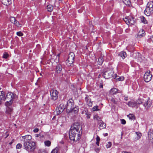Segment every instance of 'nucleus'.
<instances>
[{"instance_id": "nucleus-52", "label": "nucleus", "mask_w": 153, "mask_h": 153, "mask_svg": "<svg viewBox=\"0 0 153 153\" xmlns=\"http://www.w3.org/2000/svg\"><path fill=\"white\" fill-rule=\"evenodd\" d=\"M39 136H40V135L39 134H36L35 135V136L36 137H39Z\"/></svg>"}, {"instance_id": "nucleus-58", "label": "nucleus", "mask_w": 153, "mask_h": 153, "mask_svg": "<svg viewBox=\"0 0 153 153\" xmlns=\"http://www.w3.org/2000/svg\"><path fill=\"white\" fill-rule=\"evenodd\" d=\"M85 111H82V114H85Z\"/></svg>"}, {"instance_id": "nucleus-5", "label": "nucleus", "mask_w": 153, "mask_h": 153, "mask_svg": "<svg viewBox=\"0 0 153 153\" xmlns=\"http://www.w3.org/2000/svg\"><path fill=\"white\" fill-rule=\"evenodd\" d=\"M17 97L16 94H13L11 92L8 93L5 97V100L7 101V102H9L10 104H12L13 102V100L15 99Z\"/></svg>"}, {"instance_id": "nucleus-2", "label": "nucleus", "mask_w": 153, "mask_h": 153, "mask_svg": "<svg viewBox=\"0 0 153 153\" xmlns=\"http://www.w3.org/2000/svg\"><path fill=\"white\" fill-rule=\"evenodd\" d=\"M23 146L25 149L30 152L34 151L36 147V143L33 141L24 143Z\"/></svg>"}, {"instance_id": "nucleus-47", "label": "nucleus", "mask_w": 153, "mask_h": 153, "mask_svg": "<svg viewBox=\"0 0 153 153\" xmlns=\"http://www.w3.org/2000/svg\"><path fill=\"white\" fill-rule=\"evenodd\" d=\"M121 123L123 125L125 124L126 123V120L123 119L121 120Z\"/></svg>"}, {"instance_id": "nucleus-54", "label": "nucleus", "mask_w": 153, "mask_h": 153, "mask_svg": "<svg viewBox=\"0 0 153 153\" xmlns=\"http://www.w3.org/2000/svg\"><path fill=\"white\" fill-rule=\"evenodd\" d=\"M122 153H131L130 152H128L123 151L122 152Z\"/></svg>"}, {"instance_id": "nucleus-13", "label": "nucleus", "mask_w": 153, "mask_h": 153, "mask_svg": "<svg viewBox=\"0 0 153 153\" xmlns=\"http://www.w3.org/2000/svg\"><path fill=\"white\" fill-rule=\"evenodd\" d=\"M24 143L26 142L33 141L31 140L32 136L30 135H27L22 137Z\"/></svg>"}, {"instance_id": "nucleus-57", "label": "nucleus", "mask_w": 153, "mask_h": 153, "mask_svg": "<svg viewBox=\"0 0 153 153\" xmlns=\"http://www.w3.org/2000/svg\"><path fill=\"white\" fill-rule=\"evenodd\" d=\"M125 100L126 101H127L128 100V97H126L124 98Z\"/></svg>"}, {"instance_id": "nucleus-40", "label": "nucleus", "mask_w": 153, "mask_h": 153, "mask_svg": "<svg viewBox=\"0 0 153 153\" xmlns=\"http://www.w3.org/2000/svg\"><path fill=\"white\" fill-rule=\"evenodd\" d=\"M58 151V148H56L52 151L51 153H57Z\"/></svg>"}, {"instance_id": "nucleus-44", "label": "nucleus", "mask_w": 153, "mask_h": 153, "mask_svg": "<svg viewBox=\"0 0 153 153\" xmlns=\"http://www.w3.org/2000/svg\"><path fill=\"white\" fill-rule=\"evenodd\" d=\"M124 77L123 76L117 78V79H118V81H123L124 80Z\"/></svg>"}, {"instance_id": "nucleus-34", "label": "nucleus", "mask_w": 153, "mask_h": 153, "mask_svg": "<svg viewBox=\"0 0 153 153\" xmlns=\"http://www.w3.org/2000/svg\"><path fill=\"white\" fill-rule=\"evenodd\" d=\"M96 144L99 146V143H100V137L98 136L97 135V137L96 138Z\"/></svg>"}, {"instance_id": "nucleus-9", "label": "nucleus", "mask_w": 153, "mask_h": 153, "mask_svg": "<svg viewBox=\"0 0 153 153\" xmlns=\"http://www.w3.org/2000/svg\"><path fill=\"white\" fill-rule=\"evenodd\" d=\"M65 108V106L63 104H60L57 108H56L54 113H56L57 115H59L62 113Z\"/></svg>"}, {"instance_id": "nucleus-37", "label": "nucleus", "mask_w": 153, "mask_h": 153, "mask_svg": "<svg viewBox=\"0 0 153 153\" xmlns=\"http://www.w3.org/2000/svg\"><path fill=\"white\" fill-rule=\"evenodd\" d=\"M98 107H99L97 105L94 106L93 108V111H95L99 110L100 109H98Z\"/></svg>"}, {"instance_id": "nucleus-24", "label": "nucleus", "mask_w": 153, "mask_h": 153, "mask_svg": "<svg viewBox=\"0 0 153 153\" xmlns=\"http://www.w3.org/2000/svg\"><path fill=\"white\" fill-rule=\"evenodd\" d=\"M2 3L6 5H8L11 3V0H2Z\"/></svg>"}, {"instance_id": "nucleus-14", "label": "nucleus", "mask_w": 153, "mask_h": 153, "mask_svg": "<svg viewBox=\"0 0 153 153\" xmlns=\"http://www.w3.org/2000/svg\"><path fill=\"white\" fill-rule=\"evenodd\" d=\"M78 124V123H77V132H78V137L77 138V140L79 139L80 138L82 133V126L81 125Z\"/></svg>"}, {"instance_id": "nucleus-21", "label": "nucleus", "mask_w": 153, "mask_h": 153, "mask_svg": "<svg viewBox=\"0 0 153 153\" xmlns=\"http://www.w3.org/2000/svg\"><path fill=\"white\" fill-rule=\"evenodd\" d=\"M118 56L121 57L123 59H124L127 56V54L126 52L123 51L119 53Z\"/></svg>"}, {"instance_id": "nucleus-20", "label": "nucleus", "mask_w": 153, "mask_h": 153, "mask_svg": "<svg viewBox=\"0 0 153 153\" xmlns=\"http://www.w3.org/2000/svg\"><path fill=\"white\" fill-rule=\"evenodd\" d=\"M145 35V31L143 30H140L137 34V36L138 38H140L144 36Z\"/></svg>"}, {"instance_id": "nucleus-11", "label": "nucleus", "mask_w": 153, "mask_h": 153, "mask_svg": "<svg viewBox=\"0 0 153 153\" xmlns=\"http://www.w3.org/2000/svg\"><path fill=\"white\" fill-rule=\"evenodd\" d=\"M113 72L111 70H109L105 72L103 74V76L106 79L110 78L112 76Z\"/></svg>"}, {"instance_id": "nucleus-51", "label": "nucleus", "mask_w": 153, "mask_h": 153, "mask_svg": "<svg viewBox=\"0 0 153 153\" xmlns=\"http://www.w3.org/2000/svg\"><path fill=\"white\" fill-rule=\"evenodd\" d=\"M103 135L105 137L107 136L108 135V134L107 133H105L103 134Z\"/></svg>"}, {"instance_id": "nucleus-46", "label": "nucleus", "mask_w": 153, "mask_h": 153, "mask_svg": "<svg viewBox=\"0 0 153 153\" xmlns=\"http://www.w3.org/2000/svg\"><path fill=\"white\" fill-rule=\"evenodd\" d=\"M85 114L86 115V117L87 118H90V114L87 113L86 111H85Z\"/></svg>"}, {"instance_id": "nucleus-30", "label": "nucleus", "mask_w": 153, "mask_h": 153, "mask_svg": "<svg viewBox=\"0 0 153 153\" xmlns=\"http://www.w3.org/2000/svg\"><path fill=\"white\" fill-rule=\"evenodd\" d=\"M48 11L49 12H51L53 9V7L52 5L49 4L47 6Z\"/></svg>"}, {"instance_id": "nucleus-56", "label": "nucleus", "mask_w": 153, "mask_h": 153, "mask_svg": "<svg viewBox=\"0 0 153 153\" xmlns=\"http://www.w3.org/2000/svg\"><path fill=\"white\" fill-rule=\"evenodd\" d=\"M99 148H97L96 149V151L97 152H99Z\"/></svg>"}, {"instance_id": "nucleus-1", "label": "nucleus", "mask_w": 153, "mask_h": 153, "mask_svg": "<svg viewBox=\"0 0 153 153\" xmlns=\"http://www.w3.org/2000/svg\"><path fill=\"white\" fill-rule=\"evenodd\" d=\"M67 112L71 117L72 120L75 121L76 118V108L74 106L73 100L70 99L68 101L67 106Z\"/></svg>"}, {"instance_id": "nucleus-43", "label": "nucleus", "mask_w": 153, "mask_h": 153, "mask_svg": "<svg viewBox=\"0 0 153 153\" xmlns=\"http://www.w3.org/2000/svg\"><path fill=\"white\" fill-rule=\"evenodd\" d=\"M17 35L19 36H22L23 35V33L21 31L18 32L16 33Z\"/></svg>"}, {"instance_id": "nucleus-29", "label": "nucleus", "mask_w": 153, "mask_h": 153, "mask_svg": "<svg viewBox=\"0 0 153 153\" xmlns=\"http://www.w3.org/2000/svg\"><path fill=\"white\" fill-rule=\"evenodd\" d=\"M127 117L131 120H134L135 118L134 115L132 114H130L127 115Z\"/></svg>"}, {"instance_id": "nucleus-3", "label": "nucleus", "mask_w": 153, "mask_h": 153, "mask_svg": "<svg viewBox=\"0 0 153 153\" xmlns=\"http://www.w3.org/2000/svg\"><path fill=\"white\" fill-rule=\"evenodd\" d=\"M76 132V123L74 122L72 125L69 133V137L70 140L74 141H75V137Z\"/></svg>"}, {"instance_id": "nucleus-48", "label": "nucleus", "mask_w": 153, "mask_h": 153, "mask_svg": "<svg viewBox=\"0 0 153 153\" xmlns=\"http://www.w3.org/2000/svg\"><path fill=\"white\" fill-rule=\"evenodd\" d=\"M39 131V129L37 128H35L33 130V131L35 133H36L38 132Z\"/></svg>"}, {"instance_id": "nucleus-42", "label": "nucleus", "mask_w": 153, "mask_h": 153, "mask_svg": "<svg viewBox=\"0 0 153 153\" xmlns=\"http://www.w3.org/2000/svg\"><path fill=\"white\" fill-rule=\"evenodd\" d=\"M22 145L21 143H18L16 146V148L17 149H19L22 147Z\"/></svg>"}, {"instance_id": "nucleus-33", "label": "nucleus", "mask_w": 153, "mask_h": 153, "mask_svg": "<svg viewBox=\"0 0 153 153\" xmlns=\"http://www.w3.org/2000/svg\"><path fill=\"white\" fill-rule=\"evenodd\" d=\"M45 145L47 146H51V143L50 141L47 140L44 142Z\"/></svg>"}, {"instance_id": "nucleus-36", "label": "nucleus", "mask_w": 153, "mask_h": 153, "mask_svg": "<svg viewBox=\"0 0 153 153\" xmlns=\"http://www.w3.org/2000/svg\"><path fill=\"white\" fill-rule=\"evenodd\" d=\"M122 1L126 5H129L130 3L129 0H122Z\"/></svg>"}, {"instance_id": "nucleus-27", "label": "nucleus", "mask_w": 153, "mask_h": 153, "mask_svg": "<svg viewBox=\"0 0 153 153\" xmlns=\"http://www.w3.org/2000/svg\"><path fill=\"white\" fill-rule=\"evenodd\" d=\"M94 120H96L98 121V123L100 122L101 121H102L101 120V118L98 115H95L94 117Z\"/></svg>"}, {"instance_id": "nucleus-7", "label": "nucleus", "mask_w": 153, "mask_h": 153, "mask_svg": "<svg viewBox=\"0 0 153 153\" xmlns=\"http://www.w3.org/2000/svg\"><path fill=\"white\" fill-rule=\"evenodd\" d=\"M59 92L56 90L52 89L50 91L51 98L52 100H56L58 97Z\"/></svg>"}, {"instance_id": "nucleus-53", "label": "nucleus", "mask_w": 153, "mask_h": 153, "mask_svg": "<svg viewBox=\"0 0 153 153\" xmlns=\"http://www.w3.org/2000/svg\"><path fill=\"white\" fill-rule=\"evenodd\" d=\"M150 39L152 41L153 43V36H151Z\"/></svg>"}, {"instance_id": "nucleus-32", "label": "nucleus", "mask_w": 153, "mask_h": 153, "mask_svg": "<svg viewBox=\"0 0 153 153\" xmlns=\"http://www.w3.org/2000/svg\"><path fill=\"white\" fill-rule=\"evenodd\" d=\"M143 102V99H139L136 101V102L137 103V106H138V105L142 104Z\"/></svg>"}, {"instance_id": "nucleus-38", "label": "nucleus", "mask_w": 153, "mask_h": 153, "mask_svg": "<svg viewBox=\"0 0 153 153\" xmlns=\"http://www.w3.org/2000/svg\"><path fill=\"white\" fill-rule=\"evenodd\" d=\"M86 103L89 106L91 107L92 106V102L91 101V100L86 102Z\"/></svg>"}, {"instance_id": "nucleus-10", "label": "nucleus", "mask_w": 153, "mask_h": 153, "mask_svg": "<svg viewBox=\"0 0 153 153\" xmlns=\"http://www.w3.org/2000/svg\"><path fill=\"white\" fill-rule=\"evenodd\" d=\"M152 78V75L150 71L146 72L144 74V79L146 82H149L151 80Z\"/></svg>"}, {"instance_id": "nucleus-26", "label": "nucleus", "mask_w": 153, "mask_h": 153, "mask_svg": "<svg viewBox=\"0 0 153 153\" xmlns=\"http://www.w3.org/2000/svg\"><path fill=\"white\" fill-rule=\"evenodd\" d=\"M141 21L144 24H147L148 23L147 21L145 18L143 16L140 17Z\"/></svg>"}, {"instance_id": "nucleus-50", "label": "nucleus", "mask_w": 153, "mask_h": 153, "mask_svg": "<svg viewBox=\"0 0 153 153\" xmlns=\"http://www.w3.org/2000/svg\"><path fill=\"white\" fill-rule=\"evenodd\" d=\"M14 141V140L13 139L12 141H11V142H10L9 143V144L10 145H11L12 144V143H13V142Z\"/></svg>"}, {"instance_id": "nucleus-18", "label": "nucleus", "mask_w": 153, "mask_h": 153, "mask_svg": "<svg viewBox=\"0 0 153 153\" xmlns=\"http://www.w3.org/2000/svg\"><path fill=\"white\" fill-rule=\"evenodd\" d=\"M5 95L4 92L3 91H0V105L1 104L2 101L5 100Z\"/></svg>"}, {"instance_id": "nucleus-35", "label": "nucleus", "mask_w": 153, "mask_h": 153, "mask_svg": "<svg viewBox=\"0 0 153 153\" xmlns=\"http://www.w3.org/2000/svg\"><path fill=\"white\" fill-rule=\"evenodd\" d=\"M136 134L137 135V140H138L141 138L142 134L138 132H136Z\"/></svg>"}, {"instance_id": "nucleus-4", "label": "nucleus", "mask_w": 153, "mask_h": 153, "mask_svg": "<svg viewBox=\"0 0 153 153\" xmlns=\"http://www.w3.org/2000/svg\"><path fill=\"white\" fill-rule=\"evenodd\" d=\"M144 12L147 16H149L153 13V1H150L147 3Z\"/></svg>"}, {"instance_id": "nucleus-6", "label": "nucleus", "mask_w": 153, "mask_h": 153, "mask_svg": "<svg viewBox=\"0 0 153 153\" xmlns=\"http://www.w3.org/2000/svg\"><path fill=\"white\" fill-rule=\"evenodd\" d=\"M74 54L73 52H71L68 56V57L66 61L67 65L68 66H71L74 62Z\"/></svg>"}, {"instance_id": "nucleus-59", "label": "nucleus", "mask_w": 153, "mask_h": 153, "mask_svg": "<svg viewBox=\"0 0 153 153\" xmlns=\"http://www.w3.org/2000/svg\"><path fill=\"white\" fill-rule=\"evenodd\" d=\"M118 100H120V98H118Z\"/></svg>"}, {"instance_id": "nucleus-49", "label": "nucleus", "mask_w": 153, "mask_h": 153, "mask_svg": "<svg viewBox=\"0 0 153 153\" xmlns=\"http://www.w3.org/2000/svg\"><path fill=\"white\" fill-rule=\"evenodd\" d=\"M114 78L117 79V78L118 76L116 74H115L114 75Z\"/></svg>"}, {"instance_id": "nucleus-28", "label": "nucleus", "mask_w": 153, "mask_h": 153, "mask_svg": "<svg viewBox=\"0 0 153 153\" xmlns=\"http://www.w3.org/2000/svg\"><path fill=\"white\" fill-rule=\"evenodd\" d=\"M104 59L103 57L102 56H101L98 59V63L100 65H101Z\"/></svg>"}, {"instance_id": "nucleus-55", "label": "nucleus", "mask_w": 153, "mask_h": 153, "mask_svg": "<svg viewBox=\"0 0 153 153\" xmlns=\"http://www.w3.org/2000/svg\"><path fill=\"white\" fill-rule=\"evenodd\" d=\"M100 88H103V85L102 84H100Z\"/></svg>"}, {"instance_id": "nucleus-23", "label": "nucleus", "mask_w": 153, "mask_h": 153, "mask_svg": "<svg viewBox=\"0 0 153 153\" xmlns=\"http://www.w3.org/2000/svg\"><path fill=\"white\" fill-rule=\"evenodd\" d=\"M62 70V67L61 65L58 64L56 68V71L57 73H60Z\"/></svg>"}, {"instance_id": "nucleus-31", "label": "nucleus", "mask_w": 153, "mask_h": 153, "mask_svg": "<svg viewBox=\"0 0 153 153\" xmlns=\"http://www.w3.org/2000/svg\"><path fill=\"white\" fill-rule=\"evenodd\" d=\"M111 102H112L114 104L116 105L117 104L118 102V100L117 99H115L113 98H111Z\"/></svg>"}, {"instance_id": "nucleus-22", "label": "nucleus", "mask_w": 153, "mask_h": 153, "mask_svg": "<svg viewBox=\"0 0 153 153\" xmlns=\"http://www.w3.org/2000/svg\"><path fill=\"white\" fill-rule=\"evenodd\" d=\"M13 113L12 109L10 107H7L6 108V113L8 115H10Z\"/></svg>"}, {"instance_id": "nucleus-39", "label": "nucleus", "mask_w": 153, "mask_h": 153, "mask_svg": "<svg viewBox=\"0 0 153 153\" xmlns=\"http://www.w3.org/2000/svg\"><path fill=\"white\" fill-rule=\"evenodd\" d=\"M111 143L110 142H108V144L106 145L107 148H110V147H111Z\"/></svg>"}, {"instance_id": "nucleus-45", "label": "nucleus", "mask_w": 153, "mask_h": 153, "mask_svg": "<svg viewBox=\"0 0 153 153\" xmlns=\"http://www.w3.org/2000/svg\"><path fill=\"white\" fill-rule=\"evenodd\" d=\"M8 56V54L7 53H4L3 55V58L6 59L7 58Z\"/></svg>"}, {"instance_id": "nucleus-17", "label": "nucleus", "mask_w": 153, "mask_h": 153, "mask_svg": "<svg viewBox=\"0 0 153 153\" xmlns=\"http://www.w3.org/2000/svg\"><path fill=\"white\" fill-rule=\"evenodd\" d=\"M127 105L129 107H131L132 108L135 107L137 108L138 107V106L137 105V103L136 102V101H135L129 102L128 103Z\"/></svg>"}, {"instance_id": "nucleus-12", "label": "nucleus", "mask_w": 153, "mask_h": 153, "mask_svg": "<svg viewBox=\"0 0 153 153\" xmlns=\"http://www.w3.org/2000/svg\"><path fill=\"white\" fill-rule=\"evenodd\" d=\"M10 22L17 27H21L22 25L20 24L16 19L15 17H11L10 18Z\"/></svg>"}, {"instance_id": "nucleus-41", "label": "nucleus", "mask_w": 153, "mask_h": 153, "mask_svg": "<svg viewBox=\"0 0 153 153\" xmlns=\"http://www.w3.org/2000/svg\"><path fill=\"white\" fill-rule=\"evenodd\" d=\"M85 101L87 102L91 100L90 98L89 97L88 95H86L85 98Z\"/></svg>"}, {"instance_id": "nucleus-25", "label": "nucleus", "mask_w": 153, "mask_h": 153, "mask_svg": "<svg viewBox=\"0 0 153 153\" xmlns=\"http://www.w3.org/2000/svg\"><path fill=\"white\" fill-rule=\"evenodd\" d=\"M117 88H114L110 90V92L111 94H116L117 92Z\"/></svg>"}, {"instance_id": "nucleus-19", "label": "nucleus", "mask_w": 153, "mask_h": 153, "mask_svg": "<svg viewBox=\"0 0 153 153\" xmlns=\"http://www.w3.org/2000/svg\"><path fill=\"white\" fill-rule=\"evenodd\" d=\"M98 124L99 125V128L100 130L105 128L106 127V124L102 121H101L98 123Z\"/></svg>"}, {"instance_id": "nucleus-16", "label": "nucleus", "mask_w": 153, "mask_h": 153, "mask_svg": "<svg viewBox=\"0 0 153 153\" xmlns=\"http://www.w3.org/2000/svg\"><path fill=\"white\" fill-rule=\"evenodd\" d=\"M148 138L150 141H153V130L150 129L148 132Z\"/></svg>"}, {"instance_id": "nucleus-15", "label": "nucleus", "mask_w": 153, "mask_h": 153, "mask_svg": "<svg viewBox=\"0 0 153 153\" xmlns=\"http://www.w3.org/2000/svg\"><path fill=\"white\" fill-rule=\"evenodd\" d=\"M152 101L149 98L145 102L144 105L146 108H149L152 105Z\"/></svg>"}, {"instance_id": "nucleus-8", "label": "nucleus", "mask_w": 153, "mask_h": 153, "mask_svg": "<svg viewBox=\"0 0 153 153\" xmlns=\"http://www.w3.org/2000/svg\"><path fill=\"white\" fill-rule=\"evenodd\" d=\"M124 20L127 24L129 25H133L135 22L134 18L131 16L126 17Z\"/></svg>"}]
</instances>
